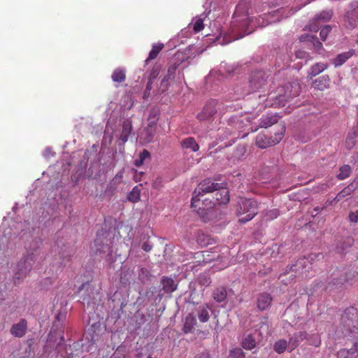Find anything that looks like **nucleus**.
Wrapping results in <instances>:
<instances>
[{
    "label": "nucleus",
    "instance_id": "51",
    "mask_svg": "<svg viewBox=\"0 0 358 358\" xmlns=\"http://www.w3.org/2000/svg\"><path fill=\"white\" fill-rule=\"evenodd\" d=\"M158 74H159V71L158 70H152L150 72V76H149V80H152V81L155 78H157Z\"/></svg>",
    "mask_w": 358,
    "mask_h": 358
},
{
    "label": "nucleus",
    "instance_id": "43",
    "mask_svg": "<svg viewBox=\"0 0 358 358\" xmlns=\"http://www.w3.org/2000/svg\"><path fill=\"white\" fill-rule=\"evenodd\" d=\"M331 27L329 25H326L323 27L320 31V36L322 41H324L328 36V34L331 31Z\"/></svg>",
    "mask_w": 358,
    "mask_h": 358
},
{
    "label": "nucleus",
    "instance_id": "54",
    "mask_svg": "<svg viewBox=\"0 0 358 358\" xmlns=\"http://www.w3.org/2000/svg\"><path fill=\"white\" fill-rule=\"evenodd\" d=\"M287 268H289V271L287 269V270H286V271L285 272L284 275L281 274V275H280V278H282V277H283L284 275H285L286 274H290L289 277H290V278H292V280H294V278L295 277H294V276H291V274H292V273L294 274V272L290 271V270H289L290 267L289 268V266H287Z\"/></svg>",
    "mask_w": 358,
    "mask_h": 358
},
{
    "label": "nucleus",
    "instance_id": "3",
    "mask_svg": "<svg viewBox=\"0 0 358 358\" xmlns=\"http://www.w3.org/2000/svg\"><path fill=\"white\" fill-rule=\"evenodd\" d=\"M37 259V255L31 252L24 257L17 265V271L13 276V282L18 285L27 277L32 269V266Z\"/></svg>",
    "mask_w": 358,
    "mask_h": 358
},
{
    "label": "nucleus",
    "instance_id": "46",
    "mask_svg": "<svg viewBox=\"0 0 358 358\" xmlns=\"http://www.w3.org/2000/svg\"><path fill=\"white\" fill-rule=\"evenodd\" d=\"M324 256L322 253L318 252V253H312L310 254L308 256L306 257V258L310 259V263L313 264V262L315 260H320L321 259H323Z\"/></svg>",
    "mask_w": 358,
    "mask_h": 358
},
{
    "label": "nucleus",
    "instance_id": "52",
    "mask_svg": "<svg viewBox=\"0 0 358 358\" xmlns=\"http://www.w3.org/2000/svg\"><path fill=\"white\" fill-rule=\"evenodd\" d=\"M323 210V208L317 206L313 208V211L312 212V216L315 217L316 215H317L320 212H321Z\"/></svg>",
    "mask_w": 358,
    "mask_h": 358
},
{
    "label": "nucleus",
    "instance_id": "18",
    "mask_svg": "<svg viewBox=\"0 0 358 358\" xmlns=\"http://www.w3.org/2000/svg\"><path fill=\"white\" fill-rule=\"evenodd\" d=\"M161 284L162 285V289L167 294H171L176 291L178 287V285L173 278L166 276L162 277Z\"/></svg>",
    "mask_w": 358,
    "mask_h": 358
},
{
    "label": "nucleus",
    "instance_id": "34",
    "mask_svg": "<svg viewBox=\"0 0 358 358\" xmlns=\"http://www.w3.org/2000/svg\"><path fill=\"white\" fill-rule=\"evenodd\" d=\"M351 172V166L345 164L340 168V173L337 175V178L339 180H344L350 176Z\"/></svg>",
    "mask_w": 358,
    "mask_h": 358
},
{
    "label": "nucleus",
    "instance_id": "2",
    "mask_svg": "<svg viewBox=\"0 0 358 358\" xmlns=\"http://www.w3.org/2000/svg\"><path fill=\"white\" fill-rule=\"evenodd\" d=\"M113 252L110 240L103 236H97L90 247L92 255L104 258L108 262H113Z\"/></svg>",
    "mask_w": 358,
    "mask_h": 358
},
{
    "label": "nucleus",
    "instance_id": "29",
    "mask_svg": "<svg viewBox=\"0 0 358 358\" xmlns=\"http://www.w3.org/2000/svg\"><path fill=\"white\" fill-rule=\"evenodd\" d=\"M197 317L201 322H206L210 318L208 307L205 306H199L197 309Z\"/></svg>",
    "mask_w": 358,
    "mask_h": 358
},
{
    "label": "nucleus",
    "instance_id": "58",
    "mask_svg": "<svg viewBox=\"0 0 358 358\" xmlns=\"http://www.w3.org/2000/svg\"><path fill=\"white\" fill-rule=\"evenodd\" d=\"M150 91H147V89H145L144 94H143L144 98L150 95Z\"/></svg>",
    "mask_w": 358,
    "mask_h": 358
},
{
    "label": "nucleus",
    "instance_id": "12",
    "mask_svg": "<svg viewBox=\"0 0 358 358\" xmlns=\"http://www.w3.org/2000/svg\"><path fill=\"white\" fill-rule=\"evenodd\" d=\"M301 92V87L298 83L294 82L289 83L286 85V90L284 94H280L278 96L279 102L285 106L283 101H288L289 99H292L299 95Z\"/></svg>",
    "mask_w": 358,
    "mask_h": 358
},
{
    "label": "nucleus",
    "instance_id": "14",
    "mask_svg": "<svg viewBox=\"0 0 358 358\" xmlns=\"http://www.w3.org/2000/svg\"><path fill=\"white\" fill-rule=\"evenodd\" d=\"M27 322L25 319H21L18 323L12 325L10 334L15 337L22 338L27 332Z\"/></svg>",
    "mask_w": 358,
    "mask_h": 358
},
{
    "label": "nucleus",
    "instance_id": "42",
    "mask_svg": "<svg viewBox=\"0 0 358 358\" xmlns=\"http://www.w3.org/2000/svg\"><path fill=\"white\" fill-rule=\"evenodd\" d=\"M204 28L203 21L202 19H197L193 24V30L195 33H199Z\"/></svg>",
    "mask_w": 358,
    "mask_h": 358
},
{
    "label": "nucleus",
    "instance_id": "50",
    "mask_svg": "<svg viewBox=\"0 0 358 358\" xmlns=\"http://www.w3.org/2000/svg\"><path fill=\"white\" fill-rule=\"evenodd\" d=\"M176 64H173L172 66H169L168 69V76H172L175 73L176 70L177 69Z\"/></svg>",
    "mask_w": 358,
    "mask_h": 358
},
{
    "label": "nucleus",
    "instance_id": "39",
    "mask_svg": "<svg viewBox=\"0 0 358 358\" xmlns=\"http://www.w3.org/2000/svg\"><path fill=\"white\" fill-rule=\"evenodd\" d=\"M279 212L277 209H273L268 210L264 214V218L266 220H272L273 219H275L278 217Z\"/></svg>",
    "mask_w": 358,
    "mask_h": 358
},
{
    "label": "nucleus",
    "instance_id": "7",
    "mask_svg": "<svg viewBox=\"0 0 358 358\" xmlns=\"http://www.w3.org/2000/svg\"><path fill=\"white\" fill-rule=\"evenodd\" d=\"M358 273L355 272H350L344 275H341L338 278H334V280L329 283L327 288L330 287H339L344 286H352L357 283Z\"/></svg>",
    "mask_w": 358,
    "mask_h": 358
},
{
    "label": "nucleus",
    "instance_id": "30",
    "mask_svg": "<svg viewBox=\"0 0 358 358\" xmlns=\"http://www.w3.org/2000/svg\"><path fill=\"white\" fill-rule=\"evenodd\" d=\"M111 78L114 83H121L126 79L125 71L121 69H116L113 72Z\"/></svg>",
    "mask_w": 358,
    "mask_h": 358
},
{
    "label": "nucleus",
    "instance_id": "6",
    "mask_svg": "<svg viewBox=\"0 0 358 358\" xmlns=\"http://www.w3.org/2000/svg\"><path fill=\"white\" fill-rule=\"evenodd\" d=\"M344 26L353 29L358 26V1H352L348 6L344 16Z\"/></svg>",
    "mask_w": 358,
    "mask_h": 358
},
{
    "label": "nucleus",
    "instance_id": "16",
    "mask_svg": "<svg viewBox=\"0 0 358 358\" xmlns=\"http://www.w3.org/2000/svg\"><path fill=\"white\" fill-rule=\"evenodd\" d=\"M271 296L266 292L260 294L257 299V308L260 310H266L271 304L272 302Z\"/></svg>",
    "mask_w": 358,
    "mask_h": 358
},
{
    "label": "nucleus",
    "instance_id": "40",
    "mask_svg": "<svg viewBox=\"0 0 358 358\" xmlns=\"http://www.w3.org/2000/svg\"><path fill=\"white\" fill-rule=\"evenodd\" d=\"M196 258L201 259H203V264H206L212 260V258H206V257H209L210 255L208 251H202L196 253ZM200 262V260H199Z\"/></svg>",
    "mask_w": 358,
    "mask_h": 358
},
{
    "label": "nucleus",
    "instance_id": "47",
    "mask_svg": "<svg viewBox=\"0 0 358 358\" xmlns=\"http://www.w3.org/2000/svg\"><path fill=\"white\" fill-rule=\"evenodd\" d=\"M309 344L315 347H319L321 344V339L318 335H313L310 338Z\"/></svg>",
    "mask_w": 358,
    "mask_h": 358
},
{
    "label": "nucleus",
    "instance_id": "33",
    "mask_svg": "<svg viewBox=\"0 0 358 358\" xmlns=\"http://www.w3.org/2000/svg\"><path fill=\"white\" fill-rule=\"evenodd\" d=\"M287 347V342L285 339H280L275 342L273 345V349L274 350L278 353L282 354L283 353Z\"/></svg>",
    "mask_w": 358,
    "mask_h": 358
},
{
    "label": "nucleus",
    "instance_id": "5",
    "mask_svg": "<svg viewBox=\"0 0 358 358\" xmlns=\"http://www.w3.org/2000/svg\"><path fill=\"white\" fill-rule=\"evenodd\" d=\"M220 187V184L215 182L210 179H206L200 182L194 190L192 198V206L196 207V203L199 202L201 197L206 194L215 193L216 189Z\"/></svg>",
    "mask_w": 358,
    "mask_h": 358
},
{
    "label": "nucleus",
    "instance_id": "26",
    "mask_svg": "<svg viewBox=\"0 0 358 358\" xmlns=\"http://www.w3.org/2000/svg\"><path fill=\"white\" fill-rule=\"evenodd\" d=\"M328 67L327 64L322 63V62H318L313 65L309 71L308 76L312 78L313 77H315L316 76L319 75L320 73L323 72L325 69H327Z\"/></svg>",
    "mask_w": 358,
    "mask_h": 358
},
{
    "label": "nucleus",
    "instance_id": "48",
    "mask_svg": "<svg viewBox=\"0 0 358 358\" xmlns=\"http://www.w3.org/2000/svg\"><path fill=\"white\" fill-rule=\"evenodd\" d=\"M199 282H200V284H201L203 285L208 286V285H210L211 281H210V279L208 276L203 275H200V277H199Z\"/></svg>",
    "mask_w": 358,
    "mask_h": 358
},
{
    "label": "nucleus",
    "instance_id": "60",
    "mask_svg": "<svg viewBox=\"0 0 358 358\" xmlns=\"http://www.w3.org/2000/svg\"><path fill=\"white\" fill-rule=\"evenodd\" d=\"M301 8V7L298 8L295 11H296V10H300V8Z\"/></svg>",
    "mask_w": 358,
    "mask_h": 358
},
{
    "label": "nucleus",
    "instance_id": "28",
    "mask_svg": "<svg viewBox=\"0 0 358 358\" xmlns=\"http://www.w3.org/2000/svg\"><path fill=\"white\" fill-rule=\"evenodd\" d=\"M164 45L161 43H156L152 45V50H150L149 53V56L145 60V64H148V62L150 60L155 59L158 56L159 53L164 48Z\"/></svg>",
    "mask_w": 358,
    "mask_h": 358
},
{
    "label": "nucleus",
    "instance_id": "27",
    "mask_svg": "<svg viewBox=\"0 0 358 358\" xmlns=\"http://www.w3.org/2000/svg\"><path fill=\"white\" fill-rule=\"evenodd\" d=\"M142 184L135 186L132 190L128 194L127 199L132 203H137L141 199V187Z\"/></svg>",
    "mask_w": 358,
    "mask_h": 358
},
{
    "label": "nucleus",
    "instance_id": "57",
    "mask_svg": "<svg viewBox=\"0 0 358 358\" xmlns=\"http://www.w3.org/2000/svg\"><path fill=\"white\" fill-rule=\"evenodd\" d=\"M152 81L148 80L145 89H147V91H150L152 87Z\"/></svg>",
    "mask_w": 358,
    "mask_h": 358
},
{
    "label": "nucleus",
    "instance_id": "10",
    "mask_svg": "<svg viewBox=\"0 0 358 358\" xmlns=\"http://www.w3.org/2000/svg\"><path fill=\"white\" fill-rule=\"evenodd\" d=\"M311 268L312 264L310 263V259L303 257L299 258L295 264L292 265L289 270L294 273V274L292 273L291 276L296 277L297 275L306 273Z\"/></svg>",
    "mask_w": 358,
    "mask_h": 358
},
{
    "label": "nucleus",
    "instance_id": "15",
    "mask_svg": "<svg viewBox=\"0 0 358 358\" xmlns=\"http://www.w3.org/2000/svg\"><path fill=\"white\" fill-rule=\"evenodd\" d=\"M331 79L328 75H323L316 78L313 82L314 89L320 91H324L330 87Z\"/></svg>",
    "mask_w": 358,
    "mask_h": 358
},
{
    "label": "nucleus",
    "instance_id": "36",
    "mask_svg": "<svg viewBox=\"0 0 358 358\" xmlns=\"http://www.w3.org/2000/svg\"><path fill=\"white\" fill-rule=\"evenodd\" d=\"M250 1L248 0H242L236 6V13H248V8Z\"/></svg>",
    "mask_w": 358,
    "mask_h": 358
},
{
    "label": "nucleus",
    "instance_id": "56",
    "mask_svg": "<svg viewBox=\"0 0 358 358\" xmlns=\"http://www.w3.org/2000/svg\"><path fill=\"white\" fill-rule=\"evenodd\" d=\"M306 55V52L301 50H299L296 52V56L298 58H303L304 55Z\"/></svg>",
    "mask_w": 358,
    "mask_h": 358
},
{
    "label": "nucleus",
    "instance_id": "25",
    "mask_svg": "<svg viewBox=\"0 0 358 358\" xmlns=\"http://www.w3.org/2000/svg\"><path fill=\"white\" fill-rule=\"evenodd\" d=\"M212 296L215 301L221 303L227 299V289L224 287H217L213 290Z\"/></svg>",
    "mask_w": 358,
    "mask_h": 358
},
{
    "label": "nucleus",
    "instance_id": "35",
    "mask_svg": "<svg viewBox=\"0 0 358 358\" xmlns=\"http://www.w3.org/2000/svg\"><path fill=\"white\" fill-rule=\"evenodd\" d=\"M150 157V152L147 150H143L140 154L138 159H136L134 162L136 166H141L143 164L144 161Z\"/></svg>",
    "mask_w": 358,
    "mask_h": 358
},
{
    "label": "nucleus",
    "instance_id": "55",
    "mask_svg": "<svg viewBox=\"0 0 358 358\" xmlns=\"http://www.w3.org/2000/svg\"><path fill=\"white\" fill-rule=\"evenodd\" d=\"M142 248L145 251L148 252V251H150L152 249V246L150 244L147 243H144L143 244V245H142Z\"/></svg>",
    "mask_w": 358,
    "mask_h": 358
},
{
    "label": "nucleus",
    "instance_id": "24",
    "mask_svg": "<svg viewBox=\"0 0 358 358\" xmlns=\"http://www.w3.org/2000/svg\"><path fill=\"white\" fill-rule=\"evenodd\" d=\"M196 324V318L192 314H189L185 320L182 331L185 334H189L193 331Z\"/></svg>",
    "mask_w": 358,
    "mask_h": 358
},
{
    "label": "nucleus",
    "instance_id": "37",
    "mask_svg": "<svg viewBox=\"0 0 358 358\" xmlns=\"http://www.w3.org/2000/svg\"><path fill=\"white\" fill-rule=\"evenodd\" d=\"M333 15L331 10H323L317 17L316 20H322L324 21L329 20Z\"/></svg>",
    "mask_w": 358,
    "mask_h": 358
},
{
    "label": "nucleus",
    "instance_id": "17",
    "mask_svg": "<svg viewBox=\"0 0 358 358\" xmlns=\"http://www.w3.org/2000/svg\"><path fill=\"white\" fill-rule=\"evenodd\" d=\"M83 290H85L86 292H88L87 295L83 294L81 296L83 301V303H86L89 306L92 303H94L93 301L94 298V292L92 286L90 284H83L81 287L79 288V292H81Z\"/></svg>",
    "mask_w": 358,
    "mask_h": 358
},
{
    "label": "nucleus",
    "instance_id": "8",
    "mask_svg": "<svg viewBox=\"0 0 358 358\" xmlns=\"http://www.w3.org/2000/svg\"><path fill=\"white\" fill-rule=\"evenodd\" d=\"M251 92L263 89L267 84V76L262 71L252 73L249 81Z\"/></svg>",
    "mask_w": 358,
    "mask_h": 358
},
{
    "label": "nucleus",
    "instance_id": "44",
    "mask_svg": "<svg viewBox=\"0 0 358 358\" xmlns=\"http://www.w3.org/2000/svg\"><path fill=\"white\" fill-rule=\"evenodd\" d=\"M164 187V181L161 177H157L152 183V187L155 189L159 190Z\"/></svg>",
    "mask_w": 358,
    "mask_h": 358
},
{
    "label": "nucleus",
    "instance_id": "61",
    "mask_svg": "<svg viewBox=\"0 0 358 358\" xmlns=\"http://www.w3.org/2000/svg\"><path fill=\"white\" fill-rule=\"evenodd\" d=\"M282 281L285 282L286 280H285V279H282Z\"/></svg>",
    "mask_w": 358,
    "mask_h": 358
},
{
    "label": "nucleus",
    "instance_id": "9",
    "mask_svg": "<svg viewBox=\"0 0 358 358\" xmlns=\"http://www.w3.org/2000/svg\"><path fill=\"white\" fill-rule=\"evenodd\" d=\"M218 101L215 99H210L206 102L202 110L197 114V118L200 121H205L210 119L217 113Z\"/></svg>",
    "mask_w": 358,
    "mask_h": 358
},
{
    "label": "nucleus",
    "instance_id": "1",
    "mask_svg": "<svg viewBox=\"0 0 358 358\" xmlns=\"http://www.w3.org/2000/svg\"><path fill=\"white\" fill-rule=\"evenodd\" d=\"M236 212L238 216L245 215L238 219V222L245 224L258 213V203L254 199L241 197L238 201Z\"/></svg>",
    "mask_w": 358,
    "mask_h": 358
},
{
    "label": "nucleus",
    "instance_id": "11",
    "mask_svg": "<svg viewBox=\"0 0 358 358\" xmlns=\"http://www.w3.org/2000/svg\"><path fill=\"white\" fill-rule=\"evenodd\" d=\"M208 200H210V203L212 205L226 204L229 201V190L223 187L222 184H220V187L215 190L213 199H210L208 197L203 199V201Z\"/></svg>",
    "mask_w": 358,
    "mask_h": 358
},
{
    "label": "nucleus",
    "instance_id": "4",
    "mask_svg": "<svg viewBox=\"0 0 358 358\" xmlns=\"http://www.w3.org/2000/svg\"><path fill=\"white\" fill-rule=\"evenodd\" d=\"M278 127V131L275 133L274 136L270 138L264 134H259L255 140L256 145L261 149H264L280 143L285 133V125L284 123H280Z\"/></svg>",
    "mask_w": 358,
    "mask_h": 358
},
{
    "label": "nucleus",
    "instance_id": "22",
    "mask_svg": "<svg viewBox=\"0 0 358 358\" xmlns=\"http://www.w3.org/2000/svg\"><path fill=\"white\" fill-rule=\"evenodd\" d=\"M355 54L354 50H350L348 52H342L337 55V57L333 59V64L336 67L341 66L343 65L348 59L352 57Z\"/></svg>",
    "mask_w": 358,
    "mask_h": 358
},
{
    "label": "nucleus",
    "instance_id": "45",
    "mask_svg": "<svg viewBox=\"0 0 358 358\" xmlns=\"http://www.w3.org/2000/svg\"><path fill=\"white\" fill-rule=\"evenodd\" d=\"M308 40L313 42V46L316 50H320L322 48V44L320 41L317 40V38L313 36H307Z\"/></svg>",
    "mask_w": 358,
    "mask_h": 358
},
{
    "label": "nucleus",
    "instance_id": "53",
    "mask_svg": "<svg viewBox=\"0 0 358 358\" xmlns=\"http://www.w3.org/2000/svg\"><path fill=\"white\" fill-rule=\"evenodd\" d=\"M195 358H210V355L208 352H203L199 354L198 355H196V357Z\"/></svg>",
    "mask_w": 358,
    "mask_h": 358
},
{
    "label": "nucleus",
    "instance_id": "21",
    "mask_svg": "<svg viewBox=\"0 0 358 358\" xmlns=\"http://www.w3.org/2000/svg\"><path fill=\"white\" fill-rule=\"evenodd\" d=\"M308 334L306 331H299L294 334L289 338V343L292 348V350L299 346L300 343L305 339H308Z\"/></svg>",
    "mask_w": 358,
    "mask_h": 358
},
{
    "label": "nucleus",
    "instance_id": "23",
    "mask_svg": "<svg viewBox=\"0 0 358 358\" xmlns=\"http://www.w3.org/2000/svg\"><path fill=\"white\" fill-rule=\"evenodd\" d=\"M279 118L280 117L276 114L263 116L260 120L259 127L264 128L271 127V125L278 123Z\"/></svg>",
    "mask_w": 358,
    "mask_h": 358
},
{
    "label": "nucleus",
    "instance_id": "20",
    "mask_svg": "<svg viewBox=\"0 0 358 358\" xmlns=\"http://www.w3.org/2000/svg\"><path fill=\"white\" fill-rule=\"evenodd\" d=\"M180 145L182 149L190 150L194 152L199 150V145L193 137H187L182 139L180 142Z\"/></svg>",
    "mask_w": 358,
    "mask_h": 358
},
{
    "label": "nucleus",
    "instance_id": "32",
    "mask_svg": "<svg viewBox=\"0 0 358 358\" xmlns=\"http://www.w3.org/2000/svg\"><path fill=\"white\" fill-rule=\"evenodd\" d=\"M242 346L246 350H252L256 346V341L254 337L251 334L247 335L243 342Z\"/></svg>",
    "mask_w": 358,
    "mask_h": 358
},
{
    "label": "nucleus",
    "instance_id": "59",
    "mask_svg": "<svg viewBox=\"0 0 358 358\" xmlns=\"http://www.w3.org/2000/svg\"><path fill=\"white\" fill-rule=\"evenodd\" d=\"M168 82V78H164L162 81V85H163L164 83H167Z\"/></svg>",
    "mask_w": 358,
    "mask_h": 358
},
{
    "label": "nucleus",
    "instance_id": "49",
    "mask_svg": "<svg viewBox=\"0 0 358 358\" xmlns=\"http://www.w3.org/2000/svg\"><path fill=\"white\" fill-rule=\"evenodd\" d=\"M349 220L351 222L357 223L358 222V210L350 212L349 214Z\"/></svg>",
    "mask_w": 358,
    "mask_h": 358
},
{
    "label": "nucleus",
    "instance_id": "41",
    "mask_svg": "<svg viewBox=\"0 0 358 358\" xmlns=\"http://www.w3.org/2000/svg\"><path fill=\"white\" fill-rule=\"evenodd\" d=\"M229 357L232 358L244 357L245 353L241 348H235L230 350Z\"/></svg>",
    "mask_w": 358,
    "mask_h": 358
},
{
    "label": "nucleus",
    "instance_id": "31",
    "mask_svg": "<svg viewBox=\"0 0 358 358\" xmlns=\"http://www.w3.org/2000/svg\"><path fill=\"white\" fill-rule=\"evenodd\" d=\"M356 187H355L352 184H350L348 186L343 188L336 196L335 200L340 201L342 199L345 198L347 196L350 195L355 189Z\"/></svg>",
    "mask_w": 358,
    "mask_h": 358
},
{
    "label": "nucleus",
    "instance_id": "19",
    "mask_svg": "<svg viewBox=\"0 0 358 358\" xmlns=\"http://www.w3.org/2000/svg\"><path fill=\"white\" fill-rule=\"evenodd\" d=\"M155 132V123H149L142 134L144 142L146 143H151L153 141Z\"/></svg>",
    "mask_w": 358,
    "mask_h": 358
},
{
    "label": "nucleus",
    "instance_id": "13",
    "mask_svg": "<svg viewBox=\"0 0 358 358\" xmlns=\"http://www.w3.org/2000/svg\"><path fill=\"white\" fill-rule=\"evenodd\" d=\"M133 124L131 117L124 120L121 124L120 134L119 136V141L122 145H124L128 141L129 136L134 135Z\"/></svg>",
    "mask_w": 358,
    "mask_h": 358
},
{
    "label": "nucleus",
    "instance_id": "38",
    "mask_svg": "<svg viewBox=\"0 0 358 358\" xmlns=\"http://www.w3.org/2000/svg\"><path fill=\"white\" fill-rule=\"evenodd\" d=\"M197 242L201 247H205L210 244V239L204 234H200L197 236Z\"/></svg>",
    "mask_w": 358,
    "mask_h": 358
}]
</instances>
